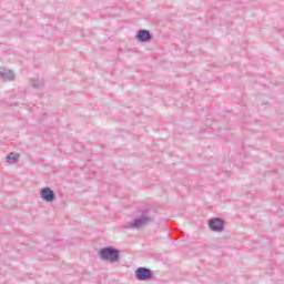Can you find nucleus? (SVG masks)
<instances>
[{
  "label": "nucleus",
  "mask_w": 284,
  "mask_h": 284,
  "mask_svg": "<svg viewBox=\"0 0 284 284\" xmlns=\"http://www.w3.org/2000/svg\"><path fill=\"white\" fill-rule=\"evenodd\" d=\"M155 219L156 211H154V209H142L138 211V217L132 222L124 223L122 227L124 230H141V227H145V225L154 223Z\"/></svg>",
  "instance_id": "f257e3e1"
},
{
  "label": "nucleus",
  "mask_w": 284,
  "mask_h": 284,
  "mask_svg": "<svg viewBox=\"0 0 284 284\" xmlns=\"http://www.w3.org/2000/svg\"><path fill=\"white\" fill-rule=\"evenodd\" d=\"M99 258L104 263H119L121 258V252L112 246L100 248Z\"/></svg>",
  "instance_id": "f03ea898"
},
{
  "label": "nucleus",
  "mask_w": 284,
  "mask_h": 284,
  "mask_svg": "<svg viewBox=\"0 0 284 284\" xmlns=\"http://www.w3.org/2000/svg\"><path fill=\"white\" fill-rule=\"evenodd\" d=\"M209 227L212 232H223L225 230V222L220 217H212L209 220Z\"/></svg>",
  "instance_id": "7ed1b4c3"
},
{
  "label": "nucleus",
  "mask_w": 284,
  "mask_h": 284,
  "mask_svg": "<svg viewBox=\"0 0 284 284\" xmlns=\"http://www.w3.org/2000/svg\"><path fill=\"white\" fill-rule=\"evenodd\" d=\"M40 197L42 201H45V203H52L55 199L57 195L54 194V191L50 187H43L40 191Z\"/></svg>",
  "instance_id": "20e7f679"
},
{
  "label": "nucleus",
  "mask_w": 284,
  "mask_h": 284,
  "mask_svg": "<svg viewBox=\"0 0 284 284\" xmlns=\"http://www.w3.org/2000/svg\"><path fill=\"white\" fill-rule=\"evenodd\" d=\"M135 277L138 281H150V278H152V270L148 267H139L135 271Z\"/></svg>",
  "instance_id": "39448f33"
},
{
  "label": "nucleus",
  "mask_w": 284,
  "mask_h": 284,
  "mask_svg": "<svg viewBox=\"0 0 284 284\" xmlns=\"http://www.w3.org/2000/svg\"><path fill=\"white\" fill-rule=\"evenodd\" d=\"M136 40L140 43H148V41H152V33L145 29H141L138 31Z\"/></svg>",
  "instance_id": "423d86ee"
},
{
  "label": "nucleus",
  "mask_w": 284,
  "mask_h": 284,
  "mask_svg": "<svg viewBox=\"0 0 284 284\" xmlns=\"http://www.w3.org/2000/svg\"><path fill=\"white\" fill-rule=\"evenodd\" d=\"M0 79L4 82L14 81V72H12V70L3 69L0 71Z\"/></svg>",
  "instance_id": "0eeeda50"
},
{
  "label": "nucleus",
  "mask_w": 284,
  "mask_h": 284,
  "mask_svg": "<svg viewBox=\"0 0 284 284\" xmlns=\"http://www.w3.org/2000/svg\"><path fill=\"white\" fill-rule=\"evenodd\" d=\"M31 87L34 88V90H41V88H43V80L31 79Z\"/></svg>",
  "instance_id": "6e6552de"
},
{
  "label": "nucleus",
  "mask_w": 284,
  "mask_h": 284,
  "mask_svg": "<svg viewBox=\"0 0 284 284\" xmlns=\"http://www.w3.org/2000/svg\"><path fill=\"white\" fill-rule=\"evenodd\" d=\"M18 162H19V156H17L12 153L7 156V163H9L10 165L18 163Z\"/></svg>",
  "instance_id": "1a4fd4ad"
}]
</instances>
